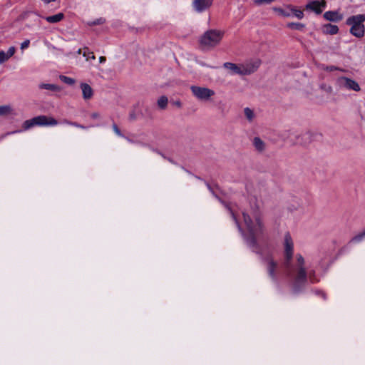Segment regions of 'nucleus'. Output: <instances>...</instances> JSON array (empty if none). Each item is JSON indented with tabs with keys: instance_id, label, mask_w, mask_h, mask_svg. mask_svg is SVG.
I'll return each instance as SVG.
<instances>
[{
	"instance_id": "nucleus-13",
	"label": "nucleus",
	"mask_w": 365,
	"mask_h": 365,
	"mask_svg": "<svg viewBox=\"0 0 365 365\" xmlns=\"http://www.w3.org/2000/svg\"><path fill=\"white\" fill-rule=\"evenodd\" d=\"M277 268V263L274 262L272 259H269L267 260V272L269 277L273 279H277L276 270Z\"/></svg>"
},
{
	"instance_id": "nucleus-39",
	"label": "nucleus",
	"mask_w": 365,
	"mask_h": 365,
	"mask_svg": "<svg viewBox=\"0 0 365 365\" xmlns=\"http://www.w3.org/2000/svg\"><path fill=\"white\" fill-rule=\"evenodd\" d=\"M91 118H94V119L98 118H100V114L98 113H93L91 114Z\"/></svg>"
},
{
	"instance_id": "nucleus-18",
	"label": "nucleus",
	"mask_w": 365,
	"mask_h": 365,
	"mask_svg": "<svg viewBox=\"0 0 365 365\" xmlns=\"http://www.w3.org/2000/svg\"><path fill=\"white\" fill-rule=\"evenodd\" d=\"M253 145L255 146V148L259 152L264 151L266 148L264 142L259 137L254 138Z\"/></svg>"
},
{
	"instance_id": "nucleus-37",
	"label": "nucleus",
	"mask_w": 365,
	"mask_h": 365,
	"mask_svg": "<svg viewBox=\"0 0 365 365\" xmlns=\"http://www.w3.org/2000/svg\"><path fill=\"white\" fill-rule=\"evenodd\" d=\"M105 22V20L102 18H100L98 19H96V21H93L91 25H97V24H102Z\"/></svg>"
},
{
	"instance_id": "nucleus-19",
	"label": "nucleus",
	"mask_w": 365,
	"mask_h": 365,
	"mask_svg": "<svg viewBox=\"0 0 365 365\" xmlns=\"http://www.w3.org/2000/svg\"><path fill=\"white\" fill-rule=\"evenodd\" d=\"M64 17L63 13H58L57 14L45 17V19L51 24L57 23L61 21Z\"/></svg>"
},
{
	"instance_id": "nucleus-8",
	"label": "nucleus",
	"mask_w": 365,
	"mask_h": 365,
	"mask_svg": "<svg viewBox=\"0 0 365 365\" xmlns=\"http://www.w3.org/2000/svg\"><path fill=\"white\" fill-rule=\"evenodd\" d=\"M307 271L305 268H297L296 276L293 284V290L294 292L300 291L301 287L307 282Z\"/></svg>"
},
{
	"instance_id": "nucleus-40",
	"label": "nucleus",
	"mask_w": 365,
	"mask_h": 365,
	"mask_svg": "<svg viewBox=\"0 0 365 365\" xmlns=\"http://www.w3.org/2000/svg\"><path fill=\"white\" fill-rule=\"evenodd\" d=\"M29 40H24V49L29 46Z\"/></svg>"
},
{
	"instance_id": "nucleus-5",
	"label": "nucleus",
	"mask_w": 365,
	"mask_h": 365,
	"mask_svg": "<svg viewBox=\"0 0 365 365\" xmlns=\"http://www.w3.org/2000/svg\"><path fill=\"white\" fill-rule=\"evenodd\" d=\"M336 86L340 90L353 91L356 92L361 91L360 86L356 81L346 76L338 77L336 79Z\"/></svg>"
},
{
	"instance_id": "nucleus-15",
	"label": "nucleus",
	"mask_w": 365,
	"mask_h": 365,
	"mask_svg": "<svg viewBox=\"0 0 365 365\" xmlns=\"http://www.w3.org/2000/svg\"><path fill=\"white\" fill-rule=\"evenodd\" d=\"M223 67L230 70L233 74H239L242 76V64L237 65L233 63L226 62L223 64Z\"/></svg>"
},
{
	"instance_id": "nucleus-30",
	"label": "nucleus",
	"mask_w": 365,
	"mask_h": 365,
	"mask_svg": "<svg viewBox=\"0 0 365 365\" xmlns=\"http://www.w3.org/2000/svg\"><path fill=\"white\" fill-rule=\"evenodd\" d=\"M275 0H253L255 4L260 6L264 4H269Z\"/></svg>"
},
{
	"instance_id": "nucleus-36",
	"label": "nucleus",
	"mask_w": 365,
	"mask_h": 365,
	"mask_svg": "<svg viewBox=\"0 0 365 365\" xmlns=\"http://www.w3.org/2000/svg\"><path fill=\"white\" fill-rule=\"evenodd\" d=\"M113 129L114 132L116 133V135H118V136H122V133H121L120 129L118 128L116 124H115V123L113 124Z\"/></svg>"
},
{
	"instance_id": "nucleus-7",
	"label": "nucleus",
	"mask_w": 365,
	"mask_h": 365,
	"mask_svg": "<svg viewBox=\"0 0 365 365\" xmlns=\"http://www.w3.org/2000/svg\"><path fill=\"white\" fill-rule=\"evenodd\" d=\"M284 265L289 267L290 261L293 257L294 244L289 233H286L284 238Z\"/></svg>"
},
{
	"instance_id": "nucleus-35",
	"label": "nucleus",
	"mask_w": 365,
	"mask_h": 365,
	"mask_svg": "<svg viewBox=\"0 0 365 365\" xmlns=\"http://www.w3.org/2000/svg\"><path fill=\"white\" fill-rule=\"evenodd\" d=\"M15 51H16V48L14 46H11L9 48V50L7 51V52L6 53L7 56L9 58H10L14 54Z\"/></svg>"
},
{
	"instance_id": "nucleus-11",
	"label": "nucleus",
	"mask_w": 365,
	"mask_h": 365,
	"mask_svg": "<svg viewBox=\"0 0 365 365\" xmlns=\"http://www.w3.org/2000/svg\"><path fill=\"white\" fill-rule=\"evenodd\" d=\"M260 65V61H254L242 64V76L250 75L255 72Z\"/></svg>"
},
{
	"instance_id": "nucleus-28",
	"label": "nucleus",
	"mask_w": 365,
	"mask_h": 365,
	"mask_svg": "<svg viewBox=\"0 0 365 365\" xmlns=\"http://www.w3.org/2000/svg\"><path fill=\"white\" fill-rule=\"evenodd\" d=\"M60 79L65 83H67L68 85H73L75 83V80L66 76H60Z\"/></svg>"
},
{
	"instance_id": "nucleus-45",
	"label": "nucleus",
	"mask_w": 365,
	"mask_h": 365,
	"mask_svg": "<svg viewBox=\"0 0 365 365\" xmlns=\"http://www.w3.org/2000/svg\"><path fill=\"white\" fill-rule=\"evenodd\" d=\"M175 104H176L178 107H180V106H181V103H180V102H179V101L176 102V103H175Z\"/></svg>"
},
{
	"instance_id": "nucleus-41",
	"label": "nucleus",
	"mask_w": 365,
	"mask_h": 365,
	"mask_svg": "<svg viewBox=\"0 0 365 365\" xmlns=\"http://www.w3.org/2000/svg\"><path fill=\"white\" fill-rule=\"evenodd\" d=\"M99 61H100V63H104V62L106 61V57H104V56H101V57L99 58Z\"/></svg>"
},
{
	"instance_id": "nucleus-24",
	"label": "nucleus",
	"mask_w": 365,
	"mask_h": 365,
	"mask_svg": "<svg viewBox=\"0 0 365 365\" xmlns=\"http://www.w3.org/2000/svg\"><path fill=\"white\" fill-rule=\"evenodd\" d=\"M287 27L291 29L302 30L304 28V25L301 23H288Z\"/></svg>"
},
{
	"instance_id": "nucleus-25",
	"label": "nucleus",
	"mask_w": 365,
	"mask_h": 365,
	"mask_svg": "<svg viewBox=\"0 0 365 365\" xmlns=\"http://www.w3.org/2000/svg\"><path fill=\"white\" fill-rule=\"evenodd\" d=\"M296 257H297V268H305L304 267L305 260H304V257L302 256V255L297 254Z\"/></svg>"
},
{
	"instance_id": "nucleus-32",
	"label": "nucleus",
	"mask_w": 365,
	"mask_h": 365,
	"mask_svg": "<svg viewBox=\"0 0 365 365\" xmlns=\"http://www.w3.org/2000/svg\"><path fill=\"white\" fill-rule=\"evenodd\" d=\"M364 236H365V231L364 232L354 237L351 240V242H359L363 239V237Z\"/></svg>"
},
{
	"instance_id": "nucleus-9",
	"label": "nucleus",
	"mask_w": 365,
	"mask_h": 365,
	"mask_svg": "<svg viewBox=\"0 0 365 365\" xmlns=\"http://www.w3.org/2000/svg\"><path fill=\"white\" fill-rule=\"evenodd\" d=\"M21 114V110L16 109L11 105L0 106V116L8 117L10 120H14Z\"/></svg>"
},
{
	"instance_id": "nucleus-6",
	"label": "nucleus",
	"mask_w": 365,
	"mask_h": 365,
	"mask_svg": "<svg viewBox=\"0 0 365 365\" xmlns=\"http://www.w3.org/2000/svg\"><path fill=\"white\" fill-rule=\"evenodd\" d=\"M190 90L193 96L200 101H210L215 94L213 90L206 87L192 86Z\"/></svg>"
},
{
	"instance_id": "nucleus-34",
	"label": "nucleus",
	"mask_w": 365,
	"mask_h": 365,
	"mask_svg": "<svg viewBox=\"0 0 365 365\" xmlns=\"http://www.w3.org/2000/svg\"><path fill=\"white\" fill-rule=\"evenodd\" d=\"M63 123H66V124H68V125H73V126H75V127H77V128H83L84 129L85 127L82 125H80L76 122H71V121H68L67 120H63Z\"/></svg>"
},
{
	"instance_id": "nucleus-12",
	"label": "nucleus",
	"mask_w": 365,
	"mask_h": 365,
	"mask_svg": "<svg viewBox=\"0 0 365 365\" xmlns=\"http://www.w3.org/2000/svg\"><path fill=\"white\" fill-rule=\"evenodd\" d=\"M325 6L326 1L324 0H322L321 1L313 0L310 1L306 5V9L314 11L317 14H320Z\"/></svg>"
},
{
	"instance_id": "nucleus-4",
	"label": "nucleus",
	"mask_w": 365,
	"mask_h": 365,
	"mask_svg": "<svg viewBox=\"0 0 365 365\" xmlns=\"http://www.w3.org/2000/svg\"><path fill=\"white\" fill-rule=\"evenodd\" d=\"M57 124L58 121L52 117L38 115L24 121V129H29L35 125L46 126L56 125Z\"/></svg>"
},
{
	"instance_id": "nucleus-22",
	"label": "nucleus",
	"mask_w": 365,
	"mask_h": 365,
	"mask_svg": "<svg viewBox=\"0 0 365 365\" xmlns=\"http://www.w3.org/2000/svg\"><path fill=\"white\" fill-rule=\"evenodd\" d=\"M168 102V98L165 96H162L158 100V106L160 109H165L167 107Z\"/></svg>"
},
{
	"instance_id": "nucleus-44",
	"label": "nucleus",
	"mask_w": 365,
	"mask_h": 365,
	"mask_svg": "<svg viewBox=\"0 0 365 365\" xmlns=\"http://www.w3.org/2000/svg\"><path fill=\"white\" fill-rule=\"evenodd\" d=\"M45 4H49L52 1H55L56 0H42Z\"/></svg>"
},
{
	"instance_id": "nucleus-26",
	"label": "nucleus",
	"mask_w": 365,
	"mask_h": 365,
	"mask_svg": "<svg viewBox=\"0 0 365 365\" xmlns=\"http://www.w3.org/2000/svg\"><path fill=\"white\" fill-rule=\"evenodd\" d=\"M273 9L277 13H278L279 15H281L284 17H289L291 15V13L289 11H287L281 8L275 7Z\"/></svg>"
},
{
	"instance_id": "nucleus-31",
	"label": "nucleus",
	"mask_w": 365,
	"mask_h": 365,
	"mask_svg": "<svg viewBox=\"0 0 365 365\" xmlns=\"http://www.w3.org/2000/svg\"><path fill=\"white\" fill-rule=\"evenodd\" d=\"M9 58L7 56L6 53L4 51H0V64L4 63Z\"/></svg>"
},
{
	"instance_id": "nucleus-3",
	"label": "nucleus",
	"mask_w": 365,
	"mask_h": 365,
	"mask_svg": "<svg viewBox=\"0 0 365 365\" xmlns=\"http://www.w3.org/2000/svg\"><path fill=\"white\" fill-rule=\"evenodd\" d=\"M365 16L364 14H358L352 16L346 19V24L351 26L350 33L358 38L364 36L365 28L364 22Z\"/></svg>"
},
{
	"instance_id": "nucleus-1",
	"label": "nucleus",
	"mask_w": 365,
	"mask_h": 365,
	"mask_svg": "<svg viewBox=\"0 0 365 365\" xmlns=\"http://www.w3.org/2000/svg\"><path fill=\"white\" fill-rule=\"evenodd\" d=\"M242 216L247 231V242L250 247H255L257 245V237L262 234L264 230V225L260 215L255 213L253 217L254 220L245 212H242Z\"/></svg>"
},
{
	"instance_id": "nucleus-16",
	"label": "nucleus",
	"mask_w": 365,
	"mask_h": 365,
	"mask_svg": "<svg viewBox=\"0 0 365 365\" xmlns=\"http://www.w3.org/2000/svg\"><path fill=\"white\" fill-rule=\"evenodd\" d=\"M81 88L82 90L83 98L85 100H88L92 98L93 94V89L88 84L85 83H81Z\"/></svg>"
},
{
	"instance_id": "nucleus-33",
	"label": "nucleus",
	"mask_w": 365,
	"mask_h": 365,
	"mask_svg": "<svg viewBox=\"0 0 365 365\" xmlns=\"http://www.w3.org/2000/svg\"><path fill=\"white\" fill-rule=\"evenodd\" d=\"M229 210H230V215H231V216H232V217L233 220L235 222V223H236V225H237V227H238L239 230L242 232V228H241V227H240V224H239L238 220H237V217H236V216H235V213H234V212H232V210H231L230 208H229Z\"/></svg>"
},
{
	"instance_id": "nucleus-38",
	"label": "nucleus",
	"mask_w": 365,
	"mask_h": 365,
	"mask_svg": "<svg viewBox=\"0 0 365 365\" xmlns=\"http://www.w3.org/2000/svg\"><path fill=\"white\" fill-rule=\"evenodd\" d=\"M302 136H303V138L309 140V138L311 137V133L309 132H307V133H304Z\"/></svg>"
},
{
	"instance_id": "nucleus-10",
	"label": "nucleus",
	"mask_w": 365,
	"mask_h": 365,
	"mask_svg": "<svg viewBox=\"0 0 365 365\" xmlns=\"http://www.w3.org/2000/svg\"><path fill=\"white\" fill-rule=\"evenodd\" d=\"M214 0H194L192 2V7L197 13H202L209 9Z\"/></svg>"
},
{
	"instance_id": "nucleus-29",
	"label": "nucleus",
	"mask_w": 365,
	"mask_h": 365,
	"mask_svg": "<svg viewBox=\"0 0 365 365\" xmlns=\"http://www.w3.org/2000/svg\"><path fill=\"white\" fill-rule=\"evenodd\" d=\"M321 68L323 69L324 71H343L342 69H341L338 67H336L334 66H327L322 65L321 66Z\"/></svg>"
},
{
	"instance_id": "nucleus-14",
	"label": "nucleus",
	"mask_w": 365,
	"mask_h": 365,
	"mask_svg": "<svg viewBox=\"0 0 365 365\" xmlns=\"http://www.w3.org/2000/svg\"><path fill=\"white\" fill-rule=\"evenodd\" d=\"M324 17L327 21H339L343 19V15L336 11H329L324 14Z\"/></svg>"
},
{
	"instance_id": "nucleus-42",
	"label": "nucleus",
	"mask_w": 365,
	"mask_h": 365,
	"mask_svg": "<svg viewBox=\"0 0 365 365\" xmlns=\"http://www.w3.org/2000/svg\"><path fill=\"white\" fill-rule=\"evenodd\" d=\"M90 54H91V56H87V60H88L89 58L94 59L95 58V56L93 55V53H91Z\"/></svg>"
},
{
	"instance_id": "nucleus-27",
	"label": "nucleus",
	"mask_w": 365,
	"mask_h": 365,
	"mask_svg": "<svg viewBox=\"0 0 365 365\" xmlns=\"http://www.w3.org/2000/svg\"><path fill=\"white\" fill-rule=\"evenodd\" d=\"M320 88L327 93L331 94L333 93V88L330 85L322 83L320 86Z\"/></svg>"
},
{
	"instance_id": "nucleus-43",
	"label": "nucleus",
	"mask_w": 365,
	"mask_h": 365,
	"mask_svg": "<svg viewBox=\"0 0 365 365\" xmlns=\"http://www.w3.org/2000/svg\"><path fill=\"white\" fill-rule=\"evenodd\" d=\"M20 131H21V130H16V131L11 132V133H10V132H9V133H6L4 135H2V137H1V138H4V136L8 135H10V134H11V133H17V132H20Z\"/></svg>"
},
{
	"instance_id": "nucleus-46",
	"label": "nucleus",
	"mask_w": 365,
	"mask_h": 365,
	"mask_svg": "<svg viewBox=\"0 0 365 365\" xmlns=\"http://www.w3.org/2000/svg\"><path fill=\"white\" fill-rule=\"evenodd\" d=\"M23 48H24L23 43H20V49L23 50Z\"/></svg>"
},
{
	"instance_id": "nucleus-21",
	"label": "nucleus",
	"mask_w": 365,
	"mask_h": 365,
	"mask_svg": "<svg viewBox=\"0 0 365 365\" xmlns=\"http://www.w3.org/2000/svg\"><path fill=\"white\" fill-rule=\"evenodd\" d=\"M244 114L249 122H252L255 118L254 111L250 108H245L244 109Z\"/></svg>"
},
{
	"instance_id": "nucleus-2",
	"label": "nucleus",
	"mask_w": 365,
	"mask_h": 365,
	"mask_svg": "<svg viewBox=\"0 0 365 365\" xmlns=\"http://www.w3.org/2000/svg\"><path fill=\"white\" fill-rule=\"evenodd\" d=\"M224 32L216 29H210L200 37V43L205 49H212L220 44Z\"/></svg>"
},
{
	"instance_id": "nucleus-23",
	"label": "nucleus",
	"mask_w": 365,
	"mask_h": 365,
	"mask_svg": "<svg viewBox=\"0 0 365 365\" xmlns=\"http://www.w3.org/2000/svg\"><path fill=\"white\" fill-rule=\"evenodd\" d=\"M288 8L290 9V13L293 14L297 19H302L304 17V13L302 11L298 10L290 6Z\"/></svg>"
},
{
	"instance_id": "nucleus-20",
	"label": "nucleus",
	"mask_w": 365,
	"mask_h": 365,
	"mask_svg": "<svg viewBox=\"0 0 365 365\" xmlns=\"http://www.w3.org/2000/svg\"><path fill=\"white\" fill-rule=\"evenodd\" d=\"M39 88L46 89L53 92H58L61 91V88L58 86L51 83H41L39 85Z\"/></svg>"
},
{
	"instance_id": "nucleus-47",
	"label": "nucleus",
	"mask_w": 365,
	"mask_h": 365,
	"mask_svg": "<svg viewBox=\"0 0 365 365\" xmlns=\"http://www.w3.org/2000/svg\"><path fill=\"white\" fill-rule=\"evenodd\" d=\"M81 49H79L78 50V53H81Z\"/></svg>"
},
{
	"instance_id": "nucleus-17",
	"label": "nucleus",
	"mask_w": 365,
	"mask_h": 365,
	"mask_svg": "<svg viewBox=\"0 0 365 365\" xmlns=\"http://www.w3.org/2000/svg\"><path fill=\"white\" fill-rule=\"evenodd\" d=\"M338 31H339V28L336 25L327 24L323 26V33L325 34L334 35V34H337Z\"/></svg>"
}]
</instances>
